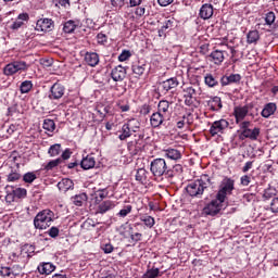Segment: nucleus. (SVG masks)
Returning <instances> with one entry per match:
<instances>
[{"label":"nucleus","mask_w":278,"mask_h":278,"mask_svg":"<svg viewBox=\"0 0 278 278\" xmlns=\"http://www.w3.org/2000/svg\"><path fill=\"white\" fill-rule=\"evenodd\" d=\"M212 186H214L212 177H210L207 174L201 175L199 179L190 182L186 187L187 194L195 199H201L205 190H207V188H212Z\"/></svg>","instance_id":"obj_1"},{"label":"nucleus","mask_w":278,"mask_h":278,"mask_svg":"<svg viewBox=\"0 0 278 278\" xmlns=\"http://www.w3.org/2000/svg\"><path fill=\"white\" fill-rule=\"evenodd\" d=\"M53 220H55V213L49 208H46L35 216V229H48V227H51V223H53Z\"/></svg>","instance_id":"obj_2"},{"label":"nucleus","mask_w":278,"mask_h":278,"mask_svg":"<svg viewBox=\"0 0 278 278\" xmlns=\"http://www.w3.org/2000/svg\"><path fill=\"white\" fill-rule=\"evenodd\" d=\"M150 170L154 177H166L168 165L164 159H154L150 164Z\"/></svg>","instance_id":"obj_3"},{"label":"nucleus","mask_w":278,"mask_h":278,"mask_svg":"<svg viewBox=\"0 0 278 278\" xmlns=\"http://www.w3.org/2000/svg\"><path fill=\"white\" fill-rule=\"evenodd\" d=\"M236 181L229 177L223 179L219 190L217 192L218 201H225L227 199V194H231L235 189Z\"/></svg>","instance_id":"obj_4"},{"label":"nucleus","mask_w":278,"mask_h":278,"mask_svg":"<svg viewBox=\"0 0 278 278\" xmlns=\"http://www.w3.org/2000/svg\"><path fill=\"white\" fill-rule=\"evenodd\" d=\"M251 110H253V103H248L243 106H235L233 115H235L237 125H239V123H242V121H244V118H247V116L249 115L252 118H255V115L251 113Z\"/></svg>","instance_id":"obj_5"},{"label":"nucleus","mask_w":278,"mask_h":278,"mask_svg":"<svg viewBox=\"0 0 278 278\" xmlns=\"http://www.w3.org/2000/svg\"><path fill=\"white\" fill-rule=\"evenodd\" d=\"M29 68V65H27V62L25 61H14L12 63H9L4 67V75H16V73H20L21 71H27Z\"/></svg>","instance_id":"obj_6"},{"label":"nucleus","mask_w":278,"mask_h":278,"mask_svg":"<svg viewBox=\"0 0 278 278\" xmlns=\"http://www.w3.org/2000/svg\"><path fill=\"white\" fill-rule=\"evenodd\" d=\"M224 203L225 201H220L218 198H216L204 206L203 212L206 214V216H216V214H219L220 210H223Z\"/></svg>","instance_id":"obj_7"},{"label":"nucleus","mask_w":278,"mask_h":278,"mask_svg":"<svg viewBox=\"0 0 278 278\" xmlns=\"http://www.w3.org/2000/svg\"><path fill=\"white\" fill-rule=\"evenodd\" d=\"M227 127H229L227 119L216 121L211 125L210 134L211 136H218V134H223Z\"/></svg>","instance_id":"obj_8"},{"label":"nucleus","mask_w":278,"mask_h":278,"mask_svg":"<svg viewBox=\"0 0 278 278\" xmlns=\"http://www.w3.org/2000/svg\"><path fill=\"white\" fill-rule=\"evenodd\" d=\"M64 92H66V88L64 85L60 83H55L51 89H50V94L48 96L49 99L58 101L59 99H62L64 97Z\"/></svg>","instance_id":"obj_9"},{"label":"nucleus","mask_w":278,"mask_h":278,"mask_svg":"<svg viewBox=\"0 0 278 278\" xmlns=\"http://www.w3.org/2000/svg\"><path fill=\"white\" fill-rule=\"evenodd\" d=\"M37 31H51L53 30V20L51 18H42L38 20L36 24Z\"/></svg>","instance_id":"obj_10"},{"label":"nucleus","mask_w":278,"mask_h":278,"mask_svg":"<svg viewBox=\"0 0 278 278\" xmlns=\"http://www.w3.org/2000/svg\"><path fill=\"white\" fill-rule=\"evenodd\" d=\"M113 81H123L127 77V70L122 65L114 67L111 72Z\"/></svg>","instance_id":"obj_11"},{"label":"nucleus","mask_w":278,"mask_h":278,"mask_svg":"<svg viewBox=\"0 0 278 278\" xmlns=\"http://www.w3.org/2000/svg\"><path fill=\"white\" fill-rule=\"evenodd\" d=\"M200 18H203V21H207L214 16V5L210 3H205L200 8L199 12Z\"/></svg>","instance_id":"obj_12"},{"label":"nucleus","mask_w":278,"mask_h":278,"mask_svg":"<svg viewBox=\"0 0 278 278\" xmlns=\"http://www.w3.org/2000/svg\"><path fill=\"white\" fill-rule=\"evenodd\" d=\"M164 121H165V118H164L163 113L156 111L150 117V125L154 129H157V127H162V125H164Z\"/></svg>","instance_id":"obj_13"},{"label":"nucleus","mask_w":278,"mask_h":278,"mask_svg":"<svg viewBox=\"0 0 278 278\" xmlns=\"http://www.w3.org/2000/svg\"><path fill=\"white\" fill-rule=\"evenodd\" d=\"M163 92H168L169 90H173L179 86V80L177 77H172L169 79H166L160 84Z\"/></svg>","instance_id":"obj_14"},{"label":"nucleus","mask_w":278,"mask_h":278,"mask_svg":"<svg viewBox=\"0 0 278 278\" xmlns=\"http://www.w3.org/2000/svg\"><path fill=\"white\" fill-rule=\"evenodd\" d=\"M242 76L240 74L225 75L220 78L222 86H230V84H240Z\"/></svg>","instance_id":"obj_15"},{"label":"nucleus","mask_w":278,"mask_h":278,"mask_svg":"<svg viewBox=\"0 0 278 278\" xmlns=\"http://www.w3.org/2000/svg\"><path fill=\"white\" fill-rule=\"evenodd\" d=\"M135 179L138 184H141V186H147V184H149V172L144 168H138Z\"/></svg>","instance_id":"obj_16"},{"label":"nucleus","mask_w":278,"mask_h":278,"mask_svg":"<svg viewBox=\"0 0 278 278\" xmlns=\"http://www.w3.org/2000/svg\"><path fill=\"white\" fill-rule=\"evenodd\" d=\"M276 112H277V103L269 102L264 105L261 112V116H263V118H270V116H273V114H275Z\"/></svg>","instance_id":"obj_17"},{"label":"nucleus","mask_w":278,"mask_h":278,"mask_svg":"<svg viewBox=\"0 0 278 278\" xmlns=\"http://www.w3.org/2000/svg\"><path fill=\"white\" fill-rule=\"evenodd\" d=\"M210 62H213V64H223L225 62V52L220 50H215L211 52V54L207 56Z\"/></svg>","instance_id":"obj_18"},{"label":"nucleus","mask_w":278,"mask_h":278,"mask_svg":"<svg viewBox=\"0 0 278 278\" xmlns=\"http://www.w3.org/2000/svg\"><path fill=\"white\" fill-rule=\"evenodd\" d=\"M207 105L212 112H220L223 110V101L220 97L215 96L207 101Z\"/></svg>","instance_id":"obj_19"},{"label":"nucleus","mask_w":278,"mask_h":278,"mask_svg":"<svg viewBox=\"0 0 278 278\" xmlns=\"http://www.w3.org/2000/svg\"><path fill=\"white\" fill-rule=\"evenodd\" d=\"M97 164V161L94 160V156L91 154H88L87 156L83 157L80 161V167L84 170H90V168H94V165Z\"/></svg>","instance_id":"obj_20"},{"label":"nucleus","mask_w":278,"mask_h":278,"mask_svg":"<svg viewBox=\"0 0 278 278\" xmlns=\"http://www.w3.org/2000/svg\"><path fill=\"white\" fill-rule=\"evenodd\" d=\"M56 186L61 192H68V190H73V188H75V184L71 178H63Z\"/></svg>","instance_id":"obj_21"},{"label":"nucleus","mask_w":278,"mask_h":278,"mask_svg":"<svg viewBox=\"0 0 278 278\" xmlns=\"http://www.w3.org/2000/svg\"><path fill=\"white\" fill-rule=\"evenodd\" d=\"M116 205L112 202V200L103 201L98 205L97 214H106L110 210H114Z\"/></svg>","instance_id":"obj_22"},{"label":"nucleus","mask_w":278,"mask_h":278,"mask_svg":"<svg viewBox=\"0 0 278 278\" xmlns=\"http://www.w3.org/2000/svg\"><path fill=\"white\" fill-rule=\"evenodd\" d=\"M185 104L190 106L192 103H194V100L192 99H194V96L197 94V89L193 87H188L185 89Z\"/></svg>","instance_id":"obj_23"},{"label":"nucleus","mask_w":278,"mask_h":278,"mask_svg":"<svg viewBox=\"0 0 278 278\" xmlns=\"http://www.w3.org/2000/svg\"><path fill=\"white\" fill-rule=\"evenodd\" d=\"M85 62L88 66H97V64H99V54L97 52H87L85 54Z\"/></svg>","instance_id":"obj_24"},{"label":"nucleus","mask_w":278,"mask_h":278,"mask_svg":"<svg viewBox=\"0 0 278 278\" xmlns=\"http://www.w3.org/2000/svg\"><path fill=\"white\" fill-rule=\"evenodd\" d=\"M260 128L255 127L254 129L248 128V130H243L241 136L243 138H249V140H257L260 138Z\"/></svg>","instance_id":"obj_25"},{"label":"nucleus","mask_w":278,"mask_h":278,"mask_svg":"<svg viewBox=\"0 0 278 278\" xmlns=\"http://www.w3.org/2000/svg\"><path fill=\"white\" fill-rule=\"evenodd\" d=\"M164 155L168 160H174L175 162H177V160H181V151L177 149H173V148L166 149L164 150Z\"/></svg>","instance_id":"obj_26"},{"label":"nucleus","mask_w":278,"mask_h":278,"mask_svg":"<svg viewBox=\"0 0 278 278\" xmlns=\"http://www.w3.org/2000/svg\"><path fill=\"white\" fill-rule=\"evenodd\" d=\"M53 270H55V265H53V263H42L38 266L40 275H51Z\"/></svg>","instance_id":"obj_27"},{"label":"nucleus","mask_w":278,"mask_h":278,"mask_svg":"<svg viewBox=\"0 0 278 278\" xmlns=\"http://www.w3.org/2000/svg\"><path fill=\"white\" fill-rule=\"evenodd\" d=\"M23 21H29V14L22 13L17 16L16 21L12 24L11 29H21L24 23Z\"/></svg>","instance_id":"obj_28"},{"label":"nucleus","mask_w":278,"mask_h":278,"mask_svg":"<svg viewBox=\"0 0 278 278\" xmlns=\"http://www.w3.org/2000/svg\"><path fill=\"white\" fill-rule=\"evenodd\" d=\"M71 201L76 205L77 207H81L86 201H88V194L86 193H79L71 198Z\"/></svg>","instance_id":"obj_29"},{"label":"nucleus","mask_w":278,"mask_h":278,"mask_svg":"<svg viewBox=\"0 0 278 278\" xmlns=\"http://www.w3.org/2000/svg\"><path fill=\"white\" fill-rule=\"evenodd\" d=\"M181 173H184V166H181V164H176L172 169H167L166 177L173 178L177 175H181Z\"/></svg>","instance_id":"obj_30"},{"label":"nucleus","mask_w":278,"mask_h":278,"mask_svg":"<svg viewBox=\"0 0 278 278\" xmlns=\"http://www.w3.org/2000/svg\"><path fill=\"white\" fill-rule=\"evenodd\" d=\"M139 220H141V223H143V225H146L148 229H153V227L155 226V218H153V216L140 215Z\"/></svg>","instance_id":"obj_31"},{"label":"nucleus","mask_w":278,"mask_h":278,"mask_svg":"<svg viewBox=\"0 0 278 278\" xmlns=\"http://www.w3.org/2000/svg\"><path fill=\"white\" fill-rule=\"evenodd\" d=\"M131 71L134 75L141 77V75H144V72L147 71V64L136 63L132 65Z\"/></svg>","instance_id":"obj_32"},{"label":"nucleus","mask_w":278,"mask_h":278,"mask_svg":"<svg viewBox=\"0 0 278 278\" xmlns=\"http://www.w3.org/2000/svg\"><path fill=\"white\" fill-rule=\"evenodd\" d=\"M75 29H77V23H75V21H73V20L65 22L63 25L64 34H73V31H75Z\"/></svg>","instance_id":"obj_33"},{"label":"nucleus","mask_w":278,"mask_h":278,"mask_svg":"<svg viewBox=\"0 0 278 278\" xmlns=\"http://www.w3.org/2000/svg\"><path fill=\"white\" fill-rule=\"evenodd\" d=\"M131 231H134V227H131V225H129L128 223L123 224L118 228L119 236H123V238H127V236H129Z\"/></svg>","instance_id":"obj_34"},{"label":"nucleus","mask_w":278,"mask_h":278,"mask_svg":"<svg viewBox=\"0 0 278 278\" xmlns=\"http://www.w3.org/2000/svg\"><path fill=\"white\" fill-rule=\"evenodd\" d=\"M248 45H255L260 40V31L250 30L247 35Z\"/></svg>","instance_id":"obj_35"},{"label":"nucleus","mask_w":278,"mask_h":278,"mask_svg":"<svg viewBox=\"0 0 278 278\" xmlns=\"http://www.w3.org/2000/svg\"><path fill=\"white\" fill-rule=\"evenodd\" d=\"M162 277V273L160 271V268H151L148 269L141 278H157Z\"/></svg>","instance_id":"obj_36"},{"label":"nucleus","mask_w":278,"mask_h":278,"mask_svg":"<svg viewBox=\"0 0 278 278\" xmlns=\"http://www.w3.org/2000/svg\"><path fill=\"white\" fill-rule=\"evenodd\" d=\"M169 108H170V102H168L167 100H161L157 104V112H160L163 115L167 114Z\"/></svg>","instance_id":"obj_37"},{"label":"nucleus","mask_w":278,"mask_h":278,"mask_svg":"<svg viewBox=\"0 0 278 278\" xmlns=\"http://www.w3.org/2000/svg\"><path fill=\"white\" fill-rule=\"evenodd\" d=\"M125 124L128 127V129H130V131H132L134 134H136V131L140 129V122L136 118H131Z\"/></svg>","instance_id":"obj_38"},{"label":"nucleus","mask_w":278,"mask_h":278,"mask_svg":"<svg viewBox=\"0 0 278 278\" xmlns=\"http://www.w3.org/2000/svg\"><path fill=\"white\" fill-rule=\"evenodd\" d=\"M119 140H127V138H131V129L127 127V124L122 126L121 134L118 136Z\"/></svg>","instance_id":"obj_39"},{"label":"nucleus","mask_w":278,"mask_h":278,"mask_svg":"<svg viewBox=\"0 0 278 278\" xmlns=\"http://www.w3.org/2000/svg\"><path fill=\"white\" fill-rule=\"evenodd\" d=\"M61 151H62V144L55 143L49 148L48 153H49L50 157H55V156L60 155Z\"/></svg>","instance_id":"obj_40"},{"label":"nucleus","mask_w":278,"mask_h":278,"mask_svg":"<svg viewBox=\"0 0 278 278\" xmlns=\"http://www.w3.org/2000/svg\"><path fill=\"white\" fill-rule=\"evenodd\" d=\"M31 88H34V84L31 83V80H25L20 86V92L22 94H27V92H29Z\"/></svg>","instance_id":"obj_41"},{"label":"nucleus","mask_w":278,"mask_h":278,"mask_svg":"<svg viewBox=\"0 0 278 278\" xmlns=\"http://www.w3.org/2000/svg\"><path fill=\"white\" fill-rule=\"evenodd\" d=\"M204 83L206 86H208V88H214L218 84V80L216 79V77H214V75L206 74L204 77Z\"/></svg>","instance_id":"obj_42"},{"label":"nucleus","mask_w":278,"mask_h":278,"mask_svg":"<svg viewBox=\"0 0 278 278\" xmlns=\"http://www.w3.org/2000/svg\"><path fill=\"white\" fill-rule=\"evenodd\" d=\"M43 129L46 131L53 132L55 131V122L53 119H45L43 121Z\"/></svg>","instance_id":"obj_43"},{"label":"nucleus","mask_w":278,"mask_h":278,"mask_svg":"<svg viewBox=\"0 0 278 278\" xmlns=\"http://www.w3.org/2000/svg\"><path fill=\"white\" fill-rule=\"evenodd\" d=\"M13 194L15 195V199H25L27 197V189L16 188L13 190Z\"/></svg>","instance_id":"obj_44"},{"label":"nucleus","mask_w":278,"mask_h":278,"mask_svg":"<svg viewBox=\"0 0 278 278\" xmlns=\"http://www.w3.org/2000/svg\"><path fill=\"white\" fill-rule=\"evenodd\" d=\"M10 275H13L14 277H18V274H14V270L10 267H1L0 268V276L1 277H10Z\"/></svg>","instance_id":"obj_45"},{"label":"nucleus","mask_w":278,"mask_h":278,"mask_svg":"<svg viewBox=\"0 0 278 278\" xmlns=\"http://www.w3.org/2000/svg\"><path fill=\"white\" fill-rule=\"evenodd\" d=\"M60 164H62V159L52 160L45 166V170H53V168L60 166Z\"/></svg>","instance_id":"obj_46"},{"label":"nucleus","mask_w":278,"mask_h":278,"mask_svg":"<svg viewBox=\"0 0 278 278\" xmlns=\"http://www.w3.org/2000/svg\"><path fill=\"white\" fill-rule=\"evenodd\" d=\"M36 179L37 177L36 174H34V172H28L23 176V181H25V184H34Z\"/></svg>","instance_id":"obj_47"},{"label":"nucleus","mask_w":278,"mask_h":278,"mask_svg":"<svg viewBox=\"0 0 278 278\" xmlns=\"http://www.w3.org/2000/svg\"><path fill=\"white\" fill-rule=\"evenodd\" d=\"M103 199H108V191L105 189L98 190L96 203H101Z\"/></svg>","instance_id":"obj_48"},{"label":"nucleus","mask_w":278,"mask_h":278,"mask_svg":"<svg viewBox=\"0 0 278 278\" xmlns=\"http://www.w3.org/2000/svg\"><path fill=\"white\" fill-rule=\"evenodd\" d=\"M132 206L131 205H126L124 208H122L118 213L117 216L121 218H125L128 214H131Z\"/></svg>","instance_id":"obj_49"},{"label":"nucleus","mask_w":278,"mask_h":278,"mask_svg":"<svg viewBox=\"0 0 278 278\" xmlns=\"http://www.w3.org/2000/svg\"><path fill=\"white\" fill-rule=\"evenodd\" d=\"M277 17L275 16V12L269 11L268 13H266L265 15V23L266 25H273V23H275V20Z\"/></svg>","instance_id":"obj_50"},{"label":"nucleus","mask_w":278,"mask_h":278,"mask_svg":"<svg viewBox=\"0 0 278 278\" xmlns=\"http://www.w3.org/2000/svg\"><path fill=\"white\" fill-rule=\"evenodd\" d=\"M111 5L115 8V10H123V8H125V0H111Z\"/></svg>","instance_id":"obj_51"},{"label":"nucleus","mask_w":278,"mask_h":278,"mask_svg":"<svg viewBox=\"0 0 278 278\" xmlns=\"http://www.w3.org/2000/svg\"><path fill=\"white\" fill-rule=\"evenodd\" d=\"M131 58V52L129 50H124L119 55V62H127Z\"/></svg>","instance_id":"obj_52"},{"label":"nucleus","mask_w":278,"mask_h":278,"mask_svg":"<svg viewBox=\"0 0 278 278\" xmlns=\"http://www.w3.org/2000/svg\"><path fill=\"white\" fill-rule=\"evenodd\" d=\"M18 179H21V174L16 172H11L7 177V181H18Z\"/></svg>","instance_id":"obj_53"},{"label":"nucleus","mask_w":278,"mask_h":278,"mask_svg":"<svg viewBox=\"0 0 278 278\" xmlns=\"http://www.w3.org/2000/svg\"><path fill=\"white\" fill-rule=\"evenodd\" d=\"M170 27H173V21L168 20L164 23V25L159 30L160 36H162V34H164V31H166V29H170Z\"/></svg>","instance_id":"obj_54"},{"label":"nucleus","mask_w":278,"mask_h":278,"mask_svg":"<svg viewBox=\"0 0 278 278\" xmlns=\"http://www.w3.org/2000/svg\"><path fill=\"white\" fill-rule=\"evenodd\" d=\"M48 235L50 236V238H58V236H60V229L55 226H52L49 229Z\"/></svg>","instance_id":"obj_55"},{"label":"nucleus","mask_w":278,"mask_h":278,"mask_svg":"<svg viewBox=\"0 0 278 278\" xmlns=\"http://www.w3.org/2000/svg\"><path fill=\"white\" fill-rule=\"evenodd\" d=\"M101 249L104 253L110 254L112 251H114V245H112V243H103Z\"/></svg>","instance_id":"obj_56"},{"label":"nucleus","mask_w":278,"mask_h":278,"mask_svg":"<svg viewBox=\"0 0 278 278\" xmlns=\"http://www.w3.org/2000/svg\"><path fill=\"white\" fill-rule=\"evenodd\" d=\"M128 236H130V240H132V242H140V240H142V233H139V232L134 233L131 231V232H128Z\"/></svg>","instance_id":"obj_57"},{"label":"nucleus","mask_w":278,"mask_h":278,"mask_svg":"<svg viewBox=\"0 0 278 278\" xmlns=\"http://www.w3.org/2000/svg\"><path fill=\"white\" fill-rule=\"evenodd\" d=\"M270 211L274 213V214H277L278 212V198H274L270 202Z\"/></svg>","instance_id":"obj_58"},{"label":"nucleus","mask_w":278,"mask_h":278,"mask_svg":"<svg viewBox=\"0 0 278 278\" xmlns=\"http://www.w3.org/2000/svg\"><path fill=\"white\" fill-rule=\"evenodd\" d=\"M151 113V105L149 104H143L140 109V114H142L143 116H147V114Z\"/></svg>","instance_id":"obj_59"},{"label":"nucleus","mask_w":278,"mask_h":278,"mask_svg":"<svg viewBox=\"0 0 278 278\" xmlns=\"http://www.w3.org/2000/svg\"><path fill=\"white\" fill-rule=\"evenodd\" d=\"M240 184H241V186H249V184H251V176H249V175H243V176L240 178Z\"/></svg>","instance_id":"obj_60"},{"label":"nucleus","mask_w":278,"mask_h":278,"mask_svg":"<svg viewBox=\"0 0 278 278\" xmlns=\"http://www.w3.org/2000/svg\"><path fill=\"white\" fill-rule=\"evenodd\" d=\"M98 42L103 45V42H108V36L105 34L99 33L97 35Z\"/></svg>","instance_id":"obj_61"},{"label":"nucleus","mask_w":278,"mask_h":278,"mask_svg":"<svg viewBox=\"0 0 278 278\" xmlns=\"http://www.w3.org/2000/svg\"><path fill=\"white\" fill-rule=\"evenodd\" d=\"M273 194H275V189L268 188V189H265L263 197L264 199H270Z\"/></svg>","instance_id":"obj_62"},{"label":"nucleus","mask_w":278,"mask_h":278,"mask_svg":"<svg viewBox=\"0 0 278 278\" xmlns=\"http://www.w3.org/2000/svg\"><path fill=\"white\" fill-rule=\"evenodd\" d=\"M241 131H247L251 127V123L249 121L241 122L239 125Z\"/></svg>","instance_id":"obj_63"},{"label":"nucleus","mask_w":278,"mask_h":278,"mask_svg":"<svg viewBox=\"0 0 278 278\" xmlns=\"http://www.w3.org/2000/svg\"><path fill=\"white\" fill-rule=\"evenodd\" d=\"M147 9L144 7H138L135 11L136 16H144Z\"/></svg>","instance_id":"obj_64"}]
</instances>
